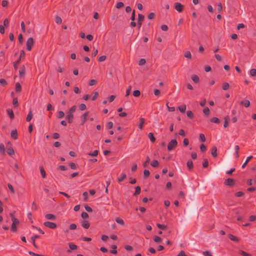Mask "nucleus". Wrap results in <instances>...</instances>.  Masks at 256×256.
<instances>
[{
  "label": "nucleus",
  "instance_id": "nucleus-1",
  "mask_svg": "<svg viewBox=\"0 0 256 256\" xmlns=\"http://www.w3.org/2000/svg\"><path fill=\"white\" fill-rule=\"evenodd\" d=\"M76 110V106H74L70 108L68 111L66 112V119L69 122H71L74 118L72 112H74Z\"/></svg>",
  "mask_w": 256,
  "mask_h": 256
},
{
  "label": "nucleus",
  "instance_id": "nucleus-2",
  "mask_svg": "<svg viewBox=\"0 0 256 256\" xmlns=\"http://www.w3.org/2000/svg\"><path fill=\"white\" fill-rule=\"evenodd\" d=\"M178 145V142L176 140H171L168 144V150H172Z\"/></svg>",
  "mask_w": 256,
  "mask_h": 256
},
{
  "label": "nucleus",
  "instance_id": "nucleus-3",
  "mask_svg": "<svg viewBox=\"0 0 256 256\" xmlns=\"http://www.w3.org/2000/svg\"><path fill=\"white\" fill-rule=\"evenodd\" d=\"M34 44V40L32 38H28L26 42V48L28 50H30L32 48V46Z\"/></svg>",
  "mask_w": 256,
  "mask_h": 256
},
{
  "label": "nucleus",
  "instance_id": "nucleus-4",
  "mask_svg": "<svg viewBox=\"0 0 256 256\" xmlns=\"http://www.w3.org/2000/svg\"><path fill=\"white\" fill-rule=\"evenodd\" d=\"M44 226L52 229H54L56 228V224L55 223L50 222H46L44 223Z\"/></svg>",
  "mask_w": 256,
  "mask_h": 256
},
{
  "label": "nucleus",
  "instance_id": "nucleus-5",
  "mask_svg": "<svg viewBox=\"0 0 256 256\" xmlns=\"http://www.w3.org/2000/svg\"><path fill=\"white\" fill-rule=\"evenodd\" d=\"M175 9L179 12L182 11L184 6L180 2H176L174 4Z\"/></svg>",
  "mask_w": 256,
  "mask_h": 256
},
{
  "label": "nucleus",
  "instance_id": "nucleus-6",
  "mask_svg": "<svg viewBox=\"0 0 256 256\" xmlns=\"http://www.w3.org/2000/svg\"><path fill=\"white\" fill-rule=\"evenodd\" d=\"M12 230L14 232L16 231V224L19 223V221L18 219L15 218H12Z\"/></svg>",
  "mask_w": 256,
  "mask_h": 256
},
{
  "label": "nucleus",
  "instance_id": "nucleus-7",
  "mask_svg": "<svg viewBox=\"0 0 256 256\" xmlns=\"http://www.w3.org/2000/svg\"><path fill=\"white\" fill-rule=\"evenodd\" d=\"M24 56V50H22L20 52V58L18 59V60L14 64V66L15 69H17L18 68V65L20 62L21 58Z\"/></svg>",
  "mask_w": 256,
  "mask_h": 256
},
{
  "label": "nucleus",
  "instance_id": "nucleus-8",
  "mask_svg": "<svg viewBox=\"0 0 256 256\" xmlns=\"http://www.w3.org/2000/svg\"><path fill=\"white\" fill-rule=\"evenodd\" d=\"M144 16L141 14H138V28H140V27L141 26L142 24V21L144 20Z\"/></svg>",
  "mask_w": 256,
  "mask_h": 256
},
{
  "label": "nucleus",
  "instance_id": "nucleus-9",
  "mask_svg": "<svg viewBox=\"0 0 256 256\" xmlns=\"http://www.w3.org/2000/svg\"><path fill=\"white\" fill-rule=\"evenodd\" d=\"M25 74V67L22 66L19 70V74L20 78H23Z\"/></svg>",
  "mask_w": 256,
  "mask_h": 256
},
{
  "label": "nucleus",
  "instance_id": "nucleus-10",
  "mask_svg": "<svg viewBox=\"0 0 256 256\" xmlns=\"http://www.w3.org/2000/svg\"><path fill=\"white\" fill-rule=\"evenodd\" d=\"M45 217L47 220H55L56 219V216L54 215L50 214H46Z\"/></svg>",
  "mask_w": 256,
  "mask_h": 256
},
{
  "label": "nucleus",
  "instance_id": "nucleus-11",
  "mask_svg": "<svg viewBox=\"0 0 256 256\" xmlns=\"http://www.w3.org/2000/svg\"><path fill=\"white\" fill-rule=\"evenodd\" d=\"M82 226L84 228H88L90 227V224L87 220H83L82 222Z\"/></svg>",
  "mask_w": 256,
  "mask_h": 256
},
{
  "label": "nucleus",
  "instance_id": "nucleus-12",
  "mask_svg": "<svg viewBox=\"0 0 256 256\" xmlns=\"http://www.w3.org/2000/svg\"><path fill=\"white\" fill-rule=\"evenodd\" d=\"M116 222L119 224L121 225V226H124V220L120 218H118V217H117L116 218Z\"/></svg>",
  "mask_w": 256,
  "mask_h": 256
},
{
  "label": "nucleus",
  "instance_id": "nucleus-13",
  "mask_svg": "<svg viewBox=\"0 0 256 256\" xmlns=\"http://www.w3.org/2000/svg\"><path fill=\"white\" fill-rule=\"evenodd\" d=\"M225 184L228 186H232L234 184V180L232 178H228L224 182Z\"/></svg>",
  "mask_w": 256,
  "mask_h": 256
},
{
  "label": "nucleus",
  "instance_id": "nucleus-14",
  "mask_svg": "<svg viewBox=\"0 0 256 256\" xmlns=\"http://www.w3.org/2000/svg\"><path fill=\"white\" fill-rule=\"evenodd\" d=\"M16 92H20L22 90V86L20 83L16 82V88H15Z\"/></svg>",
  "mask_w": 256,
  "mask_h": 256
},
{
  "label": "nucleus",
  "instance_id": "nucleus-15",
  "mask_svg": "<svg viewBox=\"0 0 256 256\" xmlns=\"http://www.w3.org/2000/svg\"><path fill=\"white\" fill-rule=\"evenodd\" d=\"M7 153L10 156L14 155V151L11 146H10L7 148Z\"/></svg>",
  "mask_w": 256,
  "mask_h": 256
},
{
  "label": "nucleus",
  "instance_id": "nucleus-16",
  "mask_svg": "<svg viewBox=\"0 0 256 256\" xmlns=\"http://www.w3.org/2000/svg\"><path fill=\"white\" fill-rule=\"evenodd\" d=\"M240 104L244 105L246 108H248L250 106V102L248 100H244L242 101Z\"/></svg>",
  "mask_w": 256,
  "mask_h": 256
},
{
  "label": "nucleus",
  "instance_id": "nucleus-17",
  "mask_svg": "<svg viewBox=\"0 0 256 256\" xmlns=\"http://www.w3.org/2000/svg\"><path fill=\"white\" fill-rule=\"evenodd\" d=\"M229 238L232 241H234V242H238L239 240V239L238 238L236 237V236H234V235L232 234H229L228 235Z\"/></svg>",
  "mask_w": 256,
  "mask_h": 256
},
{
  "label": "nucleus",
  "instance_id": "nucleus-18",
  "mask_svg": "<svg viewBox=\"0 0 256 256\" xmlns=\"http://www.w3.org/2000/svg\"><path fill=\"white\" fill-rule=\"evenodd\" d=\"M11 137L14 139H16L18 138V132L16 130H12L11 132Z\"/></svg>",
  "mask_w": 256,
  "mask_h": 256
},
{
  "label": "nucleus",
  "instance_id": "nucleus-19",
  "mask_svg": "<svg viewBox=\"0 0 256 256\" xmlns=\"http://www.w3.org/2000/svg\"><path fill=\"white\" fill-rule=\"evenodd\" d=\"M88 114V112H86V113H84L82 116V124H84L86 120H87V116Z\"/></svg>",
  "mask_w": 256,
  "mask_h": 256
},
{
  "label": "nucleus",
  "instance_id": "nucleus-20",
  "mask_svg": "<svg viewBox=\"0 0 256 256\" xmlns=\"http://www.w3.org/2000/svg\"><path fill=\"white\" fill-rule=\"evenodd\" d=\"M252 158V156H248L246 160V162L243 164L242 165V168H244L246 166V164H248V162Z\"/></svg>",
  "mask_w": 256,
  "mask_h": 256
},
{
  "label": "nucleus",
  "instance_id": "nucleus-21",
  "mask_svg": "<svg viewBox=\"0 0 256 256\" xmlns=\"http://www.w3.org/2000/svg\"><path fill=\"white\" fill-rule=\"evenodd\" d=\"M240 149V148L238 146V145H236L234 146V150H235V156H236V158H238L239 157V154H238V150Z\"/></svg>",
  "mask_w": 256,
  "mask_h": 256
},
{
  "label": "nucleus",
  "instance_id": "nucleus-22",
  "mask_svg": "<svg viewBox=\"0 0 256 256\" xmlns=\"http://www.w3.org/2000/svg\"><path fill=\"white\" fill-rule=\"evenodd\" d=\"M192 79L196 84H197L199 82V78L196 75H192Z\"/></svg>",
  "mask_w": 256,
  "mask_h": 256
},
{
  "label": "nucleus",
  "instance_id": "nucleus-23",
  "mask_svg": "<svg viewBox=\"0 0 256 256\" xmlns=\"http://www.w3.org/2000/svg\"><path fill=\"white\" fill-rule=\"evenodd\" d=\"M7 112L10 118L13 119L14 118V114L11 109H8Z\"/></svg>",
  "mask_w": 256,
  "mask_h": 256
},
{
  "label": "nucleus",
  "instance_id": "nucleus-24",
  "mask_svg": "<svg viewBox=\"0 0 256 256\" xmlns=\"http://www.w3.org/2000/svg\"><path fill=\"white\" fill-rule=\"evenodd\" d=\"M140 122L138 124V128L140 130H142L143 128V124L144 122V118H140Z\"/></svg>",
  "mask_w": 256,
  "mask_h": 256
},
{
  "label": "nucleus",
  "instance_id": "nucleus-25",
  "mask_svg": "<svg viewBox=\"0 0 256 256\" xmlns=\"http://www.w3.org/2000/svg\"><path fill=\"white\" fill-rule=\"evenodd\" d=\"M154 240L156 243L158 244L162 242V239L160 237L156 236H154Z\"/></svg>",
  "mask_w": 256,
  "mask_h": 256
},
{
  "label": "nucleus",
  "instance_id": "nucleus-26",
  "mask_svg": "<svg viewBox=\"0 0 256 256\" xmlns=\"http://www.w3.org/2000/svg\"><path fill=\"white\" fill-rule=\"evenodd\" d=\"M0 152L2 154L5 153V147L3 144H0Z\"/></svg>",
  "mask_w": 256,
  "mask_h": 256
},
{
  "label": "nucleus",
  "instance_id": "nucleus-27",
  "mask_svg": "<svg viewBox=\"0 0 256 256\" xmlns=\"http://www.w3.org/2000/svg\"><path fill=\"white\" fill-rule=\"evenodd\" d=\"M250 74L252 76H256V69L252 68L250 71Z\"/></svg>",
  "mask_w": 256,
  "mask_h": 256
},
{
  "label": "nucleus",
  "instance_id": "nucleus-28",
  "mask_svg": "<svg viewBox=\"0 0 256 256\" xmlns=\"http://www.w3.org/2000/svg\"><path fill=\"white\" fill-rule=\"evenodd\" d=\"M216 151H217V149H216V147H214L212 148V155L214 156V157H216L217 156V152H216Z\"/></svg>",
  "mask_w": 256,
  "mask_h": 256
},
{
  "label": "nucleus",
  "instance_id": "nucleus-29",
  "mask_svg": "<svg viewBox=\"0 0 256 256\" xmlns=\"http://www.w3.org/2000/svg\"><path fill=\"white\" fill-rule=\"evenodd\" d=\"M184 56L186 58L190 59L192 58V54L189 51H186L184 53Z\"/></svg>",
  "mask_w": 256,
  "mask_h": 256
},
{
  "label": "nucleus",
  "instance_id": "nucleus-30",
  "mask_svg": "<svg viewBox=\"0 0 256 256\" xmlns=\"http://www.w3.org/2000/svg\"><path fill=\"white\" fill-rule=\"evenodd\" d=\"M40 172L42 174V176L43 178H45L46 176V173L42 166L40 167Z\"/></svg>",
  "mask_w": 256,
  "mask_h": 256
},
{
  "label": "nucleus",
  "instance_id": "nucleus-31",
  "mask_svg": "<svg viewBox=\"0 0 256 256\" xmlns=\"http://www.w3.org/2000/svg\"><path fill=\"white\" fill-rule=\"evenodd\" d=\"M239 253L243 256H252L251 254L247 253L242 250H240Z\"/></svg>",
  "mask_w": 256,
  "mask_h": 256
},
{
  "label": "nucleus",
  "instance_id": "nucleus-32",
  "mask_svg": "<svg viewBox=\"0 0 256 256\" xmlns=\"http://www.w3.org/2000/svg\"><path fill=\"white\" fill-rule=\"evenodd\" d=\"M178 108L180 112H184L186 110V106L185 104H184L181 106H179Z\"/></svg>",
  "mask_w": 256,
  "mask_h": 256
},
{
  "label": "nucleus",
  "instance_id": "nucleus-33",
  "mask_svg": "<svg viewBox=\"0 0 256 256\" xmlns=\"http://www.w3.org/2000/svg\"><path fill=\"white\" fill-rule=\"evenodd\" d=\"M32 118V112L30 110L28 114L26 117V121L30 122Z\"/></svg>",
  "mask_w": 256,
  "mask_h": 256
},
{
  "label": "nucleus",
  "instance_id": "nucleus-34",
  "mask_svg": "<svg viewBox=\"0 0 256 256\" xmlns=\"http://www.w3.org/2000/svg\"><path fill=\"white\" fill-rule=\"evenodd\" d=\"M148 137L150 139V140L152 142H155V140H156L155 138L154 137V136L152 133H149L148 134Z\"/></svg>",
  "mask_w": 256,
  "mask_h": 256
},
{
  "label": "nucleus",
  "instance_id": "nucleus-35",
  "mask_svg": "<svg viewBox=\"0 0 256 256\" xmlns=\"http://www.w3.org/2000/svg\"><path fill=\"white\" fill-rule=\"evenodd\" d=\"M126 175L125 174H122L121 176L118 178V182H122L126 178Z\"/></svg>",
  "mask_w": 256,
  "mask_h": 256
},
{
  "label": "nucleus",
  "instance_id": "nucleus-36",
  "mask_svg": "<svg viewBox=\"0 0 256 256\" xmlns=\"http://www.w3.org/2000/svg\"><path fill=\"white\" fill-rule=\"evenodd\" d=\"M97 84V80L94 79L91 80L89 82V85L90 86H93Z\"/></svg>",
  "mask_w": 256,
  "mask_h": 256
},
{
  "label": "nucleus",
  "instance_id": "nucleus-37",
  "mask_svg": "<svg viewBox=\"0 0 256 256\" xmlns=\"http://www.w3.org/2000/svg\"><path fill=\"white\" fill-rule=\"evenodd\" d=\"M158 162L156 160H153L151 163L152 166L154 168L157 167L158 166Z\"/></svg>",
  "mask_w": 256,
  "mask_h": 256
},
{
  "label": "nucleus",
  "instance_id": "nucleus-38",
  "mask_svg": "<svg viewBox=\"0 0 256 256\" xmlns=\"http://www.w3.org/2000/svg\"><path fill=\"white\" fill-rule=\"evenodd\" d=\"M140 188L139 186H137L136 188V191L134 194V195H138L140 194Z\"/></svg>",
  "mask_w": 256,
  "mask_h": 256
},
{
  "label": "nucleus",
  "instance_id": "nucleus-39",
  "mask_svg": "<svg viewBox=\"0 0 256 256\" xmlns=\"http://www.w3.org/2000/svg\"><path fill=\"white\" fill-rule=\"evenodd\" d=\"M140 92L138 90H135L133 92V95L136 97H138L140 96Z\"/></svg>",
  "mask_w": 256,
  "mask_h": 256
},
{
  "label": "nucleus",
  "instance_id": "nucleus-40",
  "mask_svg": "<svg viewBox=\"0 0 256 256\" xmlns=\"http://www.w3.org/2000/svg\"><path fill=\"white\" fill-rule=\"evenodd\" d=\"M8 186L10 190V192L12 194H14L15 192H14V190L12 186L10 184H8Z\"/></svg>",
  "mask_w": 256,
  "mask_h": 256
},
{
  "label": "nucleus",
  "instance_id": "nucleus-41",
  "mask_svg": "<svg viewBox=\"0 0 256 256\" xmlns=\"http://www.w3.org/2000/svg\"><path fill=\"white\" fill-rule=\"evenodd\" d=\"M55 21L57 24H60L62 22V20L58 16H56Z\"/></svg>",
  "mask_w": 256,
  "mask_h": 256
},
{
  "label": "nucleus",
  "instance_id": "nucleus-42",
  "mask_svg": "<svg viewBox=\"0 0 256 256\" xmlns=\"http://www.w3.org/2000/svg\"><path fill=\"white\" fill-rule=\"evenodd\" d=\"M230 87V85L228 82H225L222 85V89L224 90H227Z\"/></svg>",
  "mask_w": 256,
  "mask_h": 256
},
{
  "label": "nucleus",
  "instance_id": "nucleus-43",
  "mask_svg": "<svg viewBox=\"0 0 256 256\" xmlns=\"http://www.w3.org/2000/svg\"><path fill=\"white\" fill-rule=\"evenodd\" d=\"M187 166L188 168L191 169L193 168V164L192 160H188L187 162Z\"/></svg>",
  "mask_w": 256,
  "mask_h": 256
},
{
  "label": "nucleus",
  "instance_id": "nucleus-44",
  "mask_svg": "<svg viewBox=\"0 0 256 256\" xmlns=\"http://www.w3.org/2000/svg\"><path fill=\"white\" fill-rule=\"evenodd\" d=\"M112 248L113 250L110 251V252L112 253V254H117V251L116 250L117 248V246L116 245H113L112 246Z\"/></svg>",
  "mask_w": 256,
  "mask_h": 256
},
{
  "label": "nucleus",
  "instance_id": "nucleus-45",
  "mask_svg": "<svg viewBox=\"0 0 256 256\" xmlns=\"http://www.w3.org/2000/svg\"><path fill=\"white\" fill-rule=\"evenodd\" d=\"M38 236L36 235L32 237L31 240L34 246H36V244H35V240L36 239L38 238Z\"/></svg>",
  "mask_w": 256,
  "mask_h": 256
},
{
  "label": "nucleus",
  "instance_id": "nucleus-46",
  "mask_svg": "<svg viewBox=\"0 0 256 256\" xmlns=\"http://www.w3.org/2000/svg\"><path fill=\"white\" fill-rule=\"evenodd\" d=\"M98 154V150H97L94 151L92 152H90L88 154L89 156H96Z\"/></svg>",
  "mask_w": 256,
  "mask_h": 256
},
{
  "label": "nucleus",
  "instance_id": "nucleus-47",
  "mask_svg": "<svg viewBox=\"0 0 256 256\" xmlns=\"http://www.w3.org/2000/svg\"><path fill=\"white\" fill-rule=\"evenodd\" d=\"M146 62V60L144 58H141L138 62V64L140 66H142Z\"/></svg>",
  "mask_w": 256,
  "mask_h": 256
},
{
  "label": "nucleus",
  "instance_id": "nucleus-48",
  "mask_svg": "<svg viewBox=\"0 0 256 256\" xmlns=\"http://www.w3.org/2000/svg\"><path fill=\"white\" fill-rule=\"evenodd\" d=\"M256 182V181L255 180H252V179H249L247 181V183L248 185H252Z\"/></svg>",
  "mask_w": 256,
  "mask_h": 256
},
{
  "label": "nucleus",
  "instance_id": "nucleus-49",
  "mask_svg": "<svg viewBox=\"0 0 256 256\" xmlns=\"http://www.w3.org/2000/svg\"><path fill=\"white\" fill-rule=\"evenodd\" d=\"M166 106L167 108H168V111H170V112H174V110H175L174 107L169 106H168V102L166 103Z\"/></svg>",
  "mask_w": 256,
  "mask_h": 256
},
{
  "label": "nucleus",
  "instance_id": "nucleus-50",
  "mask_svg": "<svg viewBox=\"0 0 256 256\" xmlns=\"http://www.w3.org/2000/svg\"><path fill=\"white\" fill-rule=\"evenodd\" d=\"M64 116V113L62 111H60L58 112V118H63Z\"/></svg>",
  "mask_w": 256,
  "mask_h": 256
},
{
  "label": "nucleus",
  "instance_id": "nucleus-51",
  "mask_svg": "<svg viewBox=\"0 0 256 256\" xmlns=\"http://www.w3.org/2000/svg\"><path fill=\"white\" fill-rule=\"evenodd\" d=\"M69 247L70 248V250H76L77 248V246L72 244H70Z\"/></svg>",
  "mask_w": 256,
  "mask_h": 256
},
{
  "label": "nucleus",
  "instance_id": "nucleus-52",
  "mask_svg": "<svg viewBox=\"0 0 256 256\" xmlns=\"http://www.w3.org/2000/svg\"><path fill=\"white\" fill-rule=\"evenodd\" d=\"M204 256H212L211 252L209 251H204L202 252Z\"/></svg>",
  "mask_w": 256,
  "mask_h": 256
},
{
  "label": "nucleus",
  "instance_id": "nucleus-53",
  "mask_svg": "<svg viewBox=\"0 0 256 256\" xmlns=\"http://www.w3.org/2000/svg\"><path fill=\"white\" fill-rule=\"evenodd\" d=\"M203 112L206 115L208 116L210 114V110L208 108H206L204 109Z\"/></svg>",
  "mask_w": 256,
  "mask_h": 256
},
{
  "label": "nucleus",
  "instance_id": "nucleus-54",
  "mask_svg": "<svg viewBox=\"0 0 256 256\" xmlns=\"http://www.w3.org/2000/svg\"><path fill=\"white\" fill-rule=\"evenodd\" d=\"M200 150L202 152H204L206 150V148L204 144H202L200 146Z\"/></svg>",
  "mask_w": 256,
  "mask_h": 256
},
{
  "label": "nucleus",
  "instance_id": "nucleus-55",
  "mask_svg": "<svg viewBox=\"0 0 256 256\" xmlns=\"http://www.w3.org/2000/svg\"><path fill=\"white\" fill-rule=\"evenodd\" d=\"M84 208L88 212H92V208L88 205H86Z\"/></svg>",
  "mask_w": 256,
  "mask_h": 256
},
{
  "label": "nucleus",
  "instance_id": "nucleus-56",
  "mask_svg": "<svg viewBox=\"0 0 256 256\" xmlns=\"http://www.w3.org/2000/svg\"><path fill=\"white\" fill-rule=\"evenodd\" d=\"M210 121L212 122L217 124L220 122V120L217 118H212L211 119Z\"/></svg>",
  "mask_w": 256,
  "mask_h": 256
},
{
  "label": "nucleus",
  "instance_id": "nucleus-57",
  "mask_svg": "<svg viewBox=\"0 0 256 256\" xmlns=\"http://www.w3.org/2000/svg\"><path fill=\"white\" fill-rule=\"evenodd\" d=\"M81 216L83 218H88V214L86 212H82V213Z\"/></svg>",
  "mask_w": 256,
  "mask_h": 256
},
{
  "label": "nucleus",
  "instance_id": "nucleus-58",
  "mask_svg": "<svg viewBox=\"0 0 256 256\" xmlns=\"http://www.w3.org/2000/svg\"><path fill=\"white\" fill-rule=\"evenodd\" d=\"M208 160L206 159L204 160L203 163H202L203 166L204 168H206L208 166Z\"/></svg>",
  "mask_w": 256,
  "mask_h": 256
},
{
  "label": "nucleus",
  "instance_id": "nucleus-59",
  "mask_svg": "<svg viewBox=\"0 0 256 256\" xmlns=\"http://www.w3.org/2000/svg\"><path fill=\"white\" fill-rule=\"evenodd\" d=\"M200 139L202 142H205L206 138H205L204 135V134H200Z\"/></svg>",
  "mask_w": 256,
  "mask_h": 256
},
{
  "label": "nucleus",
  "instance_id": "nucleus-60",
  "mask_svg": "<svg viewBox=\"0 0 256 256\" xmlns=\"http://www.w3.org/2000/svg\"><path fill=\"white\" fill-rule=\"evenodd\" d=\"M124 6V4L122 2H118L116 5V7L118 8H120Z\"/></svg>",
  "mask_w": 256,
  "mask_h": 256
},
{
  "label": "nucleus",
  "instance_id": "nucleus-61",
  "mask_svg": "<svg viewBox=\"0 0 256 256\" xmlns=\"http://www.w3.org/2000/svg\"><path fill=\"white\" fill-rule=\"evenodd\" d=\"M144 175L145 178L148 177L150 175V172L148 170H145L144 172Z\"/></svg>",
  "mask_w": 256,
  "mask_h": 256
},
{
  "label": "nucleus",
  "instance_id": "nucleus-62",
  "mask_svg": "<svg viewBox=\"0 0 256 256\" xmlns=\"http://www.w3.org/2000/svg\"><path fill=\"white\" fill-rule=\"evenodd\" d=\"M131 88H132V86H130L128 87V88L126 90V96H128L130 95V90H131Z\"/></svg>",
  "mask_w": 256,
  "mask_h": 256
},
{
  "label": "nucleus",
  "instance_id": "nucleus-63",
  "mask_svg": "<svg viewBox=\"0 0 256 256\" xmlns=\"http://www.w3.org/2000/svg\"><path fill=\"white\" fill-rule=\"evenodd\" d=\"M186 114L187 116L190 118H192L194 116L193 113L191 111H188Z\"/></svg>",
  "mask_w": 256,
  "mask_h": 256
},
{
  "label": "nucleus",
  "instance_id": "nucleus-64",
  "mask_svg": "<svg viewBox=\"0 0 256 256\" xmlns=\"http://www.w3.org/2000/svg\"><path fill=\"white\" fill-rule=\"evenodd\" d=\"M21 28L23 32H25L26 31V28H25V24L24 22H21Z\"/></svg>",
  "mask_w": 256,
  "mask_h": 256
}]
</instances>
